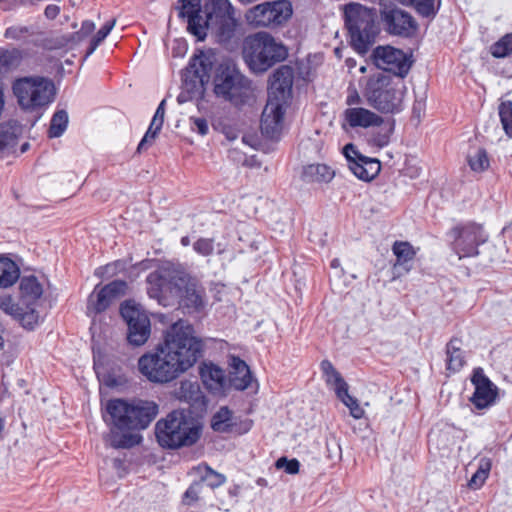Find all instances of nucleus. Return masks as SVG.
Instances as JSON below:
<instances>
[{
  "instance_id": "obj_57",
  "label": "nucleus",
  "mask_w": 512,
  "mask_h": 512,
  "mask_svg": "<svg viewBox=\"0 0 512 512\" xmlns=\"http://www.w3.org/2000/svg\"><path fill=\"white\" fill-rule=\"evenodd\" d=\"M107 386H111V376H105L102 380Z\"/></svg>"
},
{
  "instance_id": "obj_59",
  "label": "nucleus",
  "mask_w": 512,
  "mask_h": 512,
  "mask_svg": "<svg viewBox=\"0 0 512 512\" xmlns=\"http://www.w3.org/2000/svg\"><path fill=\"white\" fill-rule=\"evenodd\" d=\"M28 148H29V144L28 143H24L21 146V153H24Z\"/></svg>"
},
{
  "instance_id": "obj_55",
  "label": "nucleus",
  "mask_w": 512,
  "mask_h": 512,
  "mask_svg": "<svg viewBox=\"0 0 512 512\" xmlns=\"http://www.w3.org/2000/svg\"><path fill=\"white\" fill-rule=\"evenodd\" d=\"M223 133L226 136V138L230 141H233V140L237 139V137H238L237 130H235L232 127H224Z\"/></svg>"
},
{
  "instance_id": "obj_35",
  "label": "nucleus",
  "mask_w": 512,
  "mask_h": 512,
  "mask_svg": "<svg viewBox=\"0 0 512 512\" xmlns=\"http://www.w3.org/2000/svg\"><path fill=\"white\" fill-rule=\"evenodd\" d=\"M140 437L137 434L110 432L107 442L115 448H129L139 443Z\"/></svg>"
},
{
  "instance_id": "obj_38",
  "label": "nucleus",
  "mask_w": 512,
  "mask_h": 512,
  "mask_svg": "<svg viewBox=\"0 0 512 512\" xmlns=\"http://www.w3.org/2000/svg\"><path fill=\"white\" fill-rule=\"evenodd\" d=\"M470 168L475 172H483L489 167V158L484 149L477 148L468 155Z\"/></svg>"
},
{
  "instance_id": "obj_11",
  "label": "nucleus",
  "mask_w": 512,
  "mask_h": 512,
  "mask_svg": "<svg viewBox=\"0 0 512 512\" xmlns=\"http://www.w3.org/2000/svg\"><path fill=\"white\" fill-rule=\"evenodd\" d=\"M376 10L359 3H350L345 7V22L351 37V45L364 55L374 43L378 33L375 23Z\"/></svg>"
},
{
  "instance_id": "obj_41",
  "label": "nucleus",
  "mask_w": 512,
  "mask_h": 512,
  "mask_svg": "<svg viewBox=\"0 0 512 512\" xmlns=\"http://www.w3.org/2000/svg\"><path fill=\"white\" fill-rule=\"evenodd\" d=\"M403 5H412L422 16L429 17L435 14V0H398Z\"/></svg>"
},
{
  "instance_id": "obj_46",
  "label": "nucleus",
  "mask_w": 512,
  "mask_h": 512,
  "mask_svg": "<svg viewBox=\"0 0 512 512\" xmlns=\"http://www.w3.org/2000/svg\"><path fill=\"white\" fill-rule=\"evenodd\" d=\"M277 468H284L288 474H297L299 472L300 463L296 459L288 460L286 457H281L276 462Z\"/></svg>"
},
{
  "instance_id": "obj_53",
  "label": "nucleus",
  "mask_w": 512,
  "mask_h": 512,
  "mask_svg": "<svg viewBox=\"0 0 512 512\" xmlns=\"http://www.w3.org/2000/svg\"><path fill=\"white\" fill-rule=\"evenodd\" d=\"M346 103L350 106L358 105L361 103V97L356 90L350 93L346 99Z\"/></svg>"
},
{
  "instance_id": "obj_31",
  "label": "nucleus",
  "mask_w": 512,
  "mask_h": 512,
  "mask_svg": "<svg viewBox=\"0 0 512 512\" xmlns=\"http://www.w3.org/2000/svg\"><path fill=\"white\" fill-rule=\"evenodd\" d=\"M193 474L199 478V482L206 484L209 488H216L225 482V476L214 471L205 464L198 465L192 469Z\"/></svg>"
},
{
  "instance_id": "obj_61",
  "label": "nucleus",
  "mask_w": 512,
  "mask_h": 512,
  "mask_svg": "<svg viewBox=\"0 0 512 512\" xmlns=\"http://www.w3.org/2000/svg\"><path fill=\"white\" fill-rule=\"evenodd\" d=\"M242 141H243L244 143H247V144H248V140H247V138H246L245 136L242 138Z\"/></svg>"
},
{
  "instance_id": "obj_17",
  "label": "nucleus",
  "mask_w": 512,
  "mask_h": 512,
  "mask_svg": "<svg viewBox=\"0 0 512 512\" xmlns=\"http://www.w3.org/2000/svg\"><path fill=\"white\" fill-rule=\"evenodd\" d=\"M127 284L124 281H113L98 290L96 287L90 294L87 303V314L96 315L105 311L117 298L125 294Z\"/></svg>"
},
{
  "instance_id": "obj_8",
  "label": "nucleus",
  "mask_w": 512,
  "mask_h": 512,
  "mask_svg": "<svg viewBox=\"0 0 512 512\" xmlns=\"http://www.w3.org/2000/svg\"><path fill=\"white\" fill-rule=\"evenodd\" d=\"M405 85L402 79L378 73L368 78L363 95L370 106L381 113L401 109Z\"/></svg>"
},
{
  "instance_id": "obj_63",
  "label": "nucleus",
  "mask_w": 512,
  "mask_h": 512,
  "mask_svg": "<svg viewBox=\"0 0 512 512\" xmlns=\"http://www.w3.org/2000/svg\"><path fill=\"white\" fill-rule=\"evenodd\" d=\"M251 427V422L247 423V430L250 429Z\"/></svg>"
},
{
  "instance_id": "obj_56",
  "label": "nucleus",
  "mask_w": 512,
  "mask_h": 512,
  "mask_svg": "<svg viewBox=\"0 0 512 512\" xmlns=\"http://www.w3.org/2000/svg\"><path fill=\"white\" fill-rule=\"evenodd\" d=\"M190 97L186 96L185 92H181L177 98L179 103L186 102Z\"/></svg>"
},
{
  "instance_id": "obj_45",
  "label": "nucleus",
  "mask_w": 512,
  "mask_h": 512,
  "mask_svg": "<svg viewBox=\"0 0 512 512\" xmlns=\"http://www.w3.org/2000/svg\"><path fill=\"white\" fill-rule=\"evenodd\" d=\"M116 20L113 19L110 22H107L104 26H102L96 35L91 40L90 49L88 54H91L95 51L98 45L108 36L113 27L115 26Z\"/></svg>"
},
{
  "instance_id": "obj_16",
  "label": "nucleus",
  "mask_w": 512,
  "mask_h": 512,
  "mask_svg": "<svg viewBox=\"0 0 512 512\" xmlns=\"http://www.w3.org/2000/svg\"><path fill=\"white\" fill-rule=\"evenodd\" d=\"M377 68L392 72L402 79L410 70L411 61L400 49L392 46H378L372 53Z\"/></svg>"
},
{
  "instance_id": "obj_24",
  "label": "nucleus",
  "mask_w": 512,
  "mask_h": 512,
  "mask_svg": "<svg viewBox=\"0 0 512 512\" xmlns=\"http://www.w3.org/2000/svg\"><path fill=\"white\" fill-rule=\"evenodd\" d=\"M174 395L180 401L187 402L193 406L204 404V396L200 385L196 381L182 380L174 390Z\"/></svg>"
},
{
  "instance_id": "obj_3",
  "label": "nucleus",
  "mask_w": 512,
  "mask_h": 512,
  "mask_svg": "<svg viewBox=\"0 0 512 512\" xmlns=\"http://www.w3.org/2000/svg\"><path fill=\"white\" fill-rule=\"evenodd\" d=\"M179 15L187 19L188 30L199 40L205 38L207 30L223 44L235 36L237 22L228 0H207L204 11L200 0H181Z\"/></svg>"
},
{
  "instance_id": "obj_34",
  "label": "nucleus",
  "mask_w": 512,
  "mask_h": 512,
  "mask_svg": "<svg viewBox=\"0 0 512 512\" xmlns=\"http://www.w3.org/2000/svg\"><path fill=\"white\" fill-rule=\"evenodd\" d=\"M22 54L17 49H0V73L8 72L20 65Z\"/></svg>"
},
{
  "instance_id": "obj_19",
  "label": "nucleus",
  "mask_w": 512,
  "mask_h": 512,
  "mask_svg": "<svg viewBox=\"0 0 512 512\" xmlns=\"http://www.w3.org/2000/svg\"><path fill=\"white\" fill-rule=\"evenodd\" d=\"M472 383L475 391L471 397V402L478 409H484L495 402L497 396V387L478 369L472 376Z\"/></svg>"
},
{
  "instance_id": "obj_21",
  "label": "nucleus",
  "mask_w": 512,
  "mask_h": 512,
  "mask_svg": "<svg viewBox=\"0 0 512 512\" xmlns=\"http://www.w3.org/2000/svg\"><path fill=\"white\" fill-rule=\"evenodd\" d=\"M204 385L215 394L223 393L229 387L224 371L212 363H204L200 368Z\"/></svg>"
},
{
  "instance_id": "obj_10",
  "label": "nucleus",
  "mask_w": 512,
  "mask_h": 512,
  "mask_svg": "<svg viewBox=\"0 0 512 512\" xmlns=\"http://www.w3.org/2000/svg\"><path fill=\"white\" fill-rule=\"evenodd\" d=\"M155 435L160 446L179 448L193 445L200 436L197 425L182 411H173L155 426Z\"/></svg>"
},
{
  "instance_id": "obj_32",
  "label": "nucleus",
  "mask_w": 512,
  "mask_h": 512,
  "mask_svg": "<svg viewBox=\"0 0 512 512\" xmlns=\"http://www.w3.org/2000/svg\"><path fill=\"white\" fill-rule=\"evenodd\" d=\"M460 346L461 342L458 339H452L447 345V369L452 372L459 371L465 363Z\"/></svg>"
},
{
  "instance_id": "obj_51",
  "label": "nucleus",
  "mask_w": 512,
  "mask_h": 512,
  "mask_svg": "<svg viewBox=\"0 0 512 512\" xmlns=\"http://www.w3.org/2000/svg\"><path fill=\"white\" fill-rule=\"evenodd\" d=\"M112 465L119 478H122L126 475L127 468L123 460L115 458L112 461Z\"/></svg>"
},
{
  "instance_id": "obj_48",
  "label": "nucleus",
  "mask_w": 512,
  "mask_h": 512,
  "mask_svg": "<svg viewBox=\"0 0 512 512\" xmlns=\"http://www.w3.org/2000/svg\"><path fill=\"white\" fill-rule=\"evenodd\" d=\"M194 250L203 256H208L214 250L213 241L211 239H199L194 243Z\"/></svg>"
},
{
  "instance_id": "obj_47",
  "label": "nucleus",
  "mask_w": 512,
  "mask_h": 512,
  "mask_svg": "<svg viewBox=\"0 0 512 512\" xmlns=\"http://www.w3.org/2000/svg\"><path fill=\"white\" fill-rule=\"evenodd\" d=\"M343 154L348 162V167L352 162H358L360 159H363L365 156L362 155L356 147L349 143L343 148Z\"/></svg>"
},
{
  "instance_id": "obj_29",
  "label": "nucleus",
  "mask_w": 512,
  "mask_h": 512,
  "mask_svg": "<svg viewBox=\"0 0 512 512\" xmlns=\"http://www.w3.org/2000/svg\"><path fill=\"white\" fill-rule=\"evenodd\" d=\"M334 176V171L325 164H310L303 170V178L306 182L328 183Z\"/></svg>"
},
{
  "instance_id": "obj_18",
  "label": "nucleus",
  "mask_w": 512,
  "mask_h": 512,
  "mask_svg": "<svg viewBox=\"0 0 512 512\" xmlns=\"http://www.w3.org/2000/svg\"><path fill=\"white\" fill-rule=\"evenodd\" d=\"M381 17L390 34L408 37L417 30L413 17L400 8L386 6L381 11Z\"/></svg>"
},
{
  "instance_id": "obj_40",
  "label": "nucleus",
  "mask_w": 512,
  "mask_h": 512,
  "mask_svg": "<svg viewBox=\"0 0 512 512\" xmlns=\"http://www.w3.org/2000/svg\"><path fill=\"white\" fill-rule=\"evenodd\" d=\"M491 54L496 58H503L512 52V33H508L500 38L490 47Z\"/></svg>"
},
{
  "instance_id": "obj_1",
  "label": "nucleus",
  "mask_w": 512,
  "mask_h": 512,
  "mask_svg": "<svg viewBox=\"0 0 512 512\" xmlns=\"http://www.w3.org/2000/svg\"><path fill=\"white\" fill-rule=\"evenodd\" d=\"M203 347L194 327L185 320H179L164 332L163 341L154 351L138 359V371L151 383H169L197 363Z\"/></svg>"
},
{
  "instance_id": "obj_49",
  "label": "nucleus",
  "mask_w": 512,
  "mask_h": 512,
  "mask_svg": "<svg viewBox=\"0 0 512 512\" xmlns=\"http://www.w3.org/2000/svg\"><path fill=\"white\" fill-rule=\"evenodd\" d=\"M191 129L204 136L209 131L207 120L201 117H191Z\"/></svg>"
},
{
  "instance_id": "obj_6",
  "label": "nucleus",
  "mask_w": 512,
  "mask_h": 512,
  "mask_svg": "<svg viewBox=\"0 0 512 512\" xmlns=\"http://www.w3.org/2000/svg\"><path fill=\"white\" fill-rule=\"evenodd\" d=\"M106 411L113 424L120 430L145 429L157 416L158 405L154 401L134 399H112L106 404Z\"/></svg>"
},
{
  "instance_id": "obj_27",
  "label": "nucleus",
  "mask_w": 512,
  "mask_h": 512,
  "mask_svg": "<svg viewBox=\"0 0 512 512\" xmlns=\"http://www.w3.org/2000/svg\"><path fill=\"white\" fill-rule=\"evenodd\" d=\"M164 106H165V100H162L155 112V115L151 121V124H150L147 132L145 133L144 137L142 138L141 142L138 145V148H137L138 152H142V151L146 150L148 147H150L153 144L157 134L161 130L163 122H164V115H165Z\"/></svg>"
},
{
  "instance_id": "obj_62",
  "label": "nucleus",
  "mask_w": 512,
  "mask_h": 512,
  "mask_svg": "<svg viewBox=\"0 0 512 512\" xmlns=\"http://www.w3.org/2000/svg\"><path fill=\"white\" fill-rule=\"evenodd\" d=\"M332 266H334V267L337 266V260L332 261Z\"/></svg>"
},
{
  "instance_id": "obj_28",
  "label": "nucleus",
  "mask_w": 512,
  "mask_h": 512,
  "mask_svg": "<svg viewBox=\"0 0 512 512\" xmlns=\"http://www.w3.org/2000/svg\"><path fill=\"white\" fill-rule=\"evenodd\" d=\"M320 367L325 383L335 391L337 396L348 388V384L329 360H323Z\"/></svg>"
},
{
  "instance_id": "obj_43",
  "label": "nucleus",
  "mask_w": 512,
  "mask_h": 512,
  "mask_svg": "<svg viewBox=\"0 0 512 512\" xmlns=\"http://www.w3.org/2000/svg\"><path fill=\"white\" fill-rule=\"evenodd\" d=\"M499 116L506 134L512 137V102H502L499 105Z\"/></svg>"
},
{
  "instance_id": "obj_26",
  "label": "nucleus",
  "mask_w": 512,
  "mask_h": 512,
  "mask_svg": "<svg viewBox=\"0 0 512 512\" xmlns=\"http://www.w3.org/2000/svg\"><path fill=\"white\" fill-rule=\"evenodd\" d=\"M349 169L358 179L371 181L379 174L381 164L377 159L365 156L358 162H352Z\"/></svg>"
},
{
  "instance_id": "obj_5",
  "label": "nucleus",
  "mask_w": 512,
  "mask_h": 512,
  "mask_svg": "<svg viewBox=\"0 0 512 512\" xmlns=\"http://www.w3.org/2000/svg\"><path fill=\"white\" fill-rule=\"evenodd\" d=\"M293 84L289 67L279 68L270 81L269 96L261 116V131L269 138L277 137L284 127V115Z\"/></svg>"
},
{
  "instance_id": "obj_23",
  "label": "nucleus",
  "mask_w": 512,
  "mask_h": 512,
  "mask_svg": "<svg viewBox=\"0 0 512 512\" xmlns=\"http://www.w3.org/2000/svg\"><path fill=\"white\" fill-rule=\"evenodd\" d=\"M230 366L229 387L237 390L247 389L253 381L248 365L240 358L233 357Z\"/></svg>"
},
{
  "instance_id": "obj_7",
  "label": "nucleus",
  "mask_w": 512,
  "mask_h": 512,
  "mask_svg": "<svg viewBox=\"0 0 512 512\" xmlns=\"http://www.w3.org/2000/svg\"><path fill=\"white\" fill-rule=\"evenodd\" d=\"M287 56L285 46L267 32L247 37L243 44V58L255 73H263Z\"/></svg>"
},
{
  "instance_id": "obj_33",
  "label": "nucleus",
  "mask_w": 512,
  "mask_h": 512,
  "mask_svg": "<svg viewBox=\"0 0 512 512\" xmlns=\"http://www.w3.org/2000/svg\"><path fill=\"white\" fill-rule=\"evenodd\" d=\"M211 70V61L205 55H200L195 57L190 64L189 73H193L195 77L199 80V87L197 88V93L202 92V85L204 79L208 76L209 71Z\"/></svg>"
},
{
  "instance_id": "obj_44",
  "label": "nucleus",
  "mask_w": 512,
  "mask_h": 512,
  "mask_svg": "<svg viewBox=\"0 0 512 512\" xmlns=\"http://www.w3.org/2000/svg\"><path fill=\"white\" fill-rule=\"evenodd\" d=\"M204 492V486L201 482L195 481L193 482L187 491L183 495V504L191 506L195 502L201 499Z\"/></svg>"
},
{
  "instance_id": "obj_22",
  "label": "nucleus",
  "mask_w": 512,
  "mask_h": 512,
  "mask_svg": "<svg viewBox=\"0 0 512 512\" xmlns=\"http://www.w3.org/2000/svg\"><path fill=\"white\" fill-rule=\"evenodd\" d=\"M393 254L396 256L393 269L397 276L408 273L412 268L416 256V249L406 241H396L392 246Z\"/></svg>"
},
{
  "instance_id": "obj_30",
  "label": "nucleus",
  "mask_w": 512,
  "mask_h": 512,
  "mask_svg": "<svg viewBox=\"0 0 512 512\" xmlns=\"http://www.w3.org/2000/svg\"><path fill=\"white\" fill-rule=\"evenodd\" d=\"M20 277L17 264L7 257H0V288L13 286Z\"/></svg>"
},
{
  "instance_id": "obj_37",
  "label": "nucleus",
  "mask_w": 512,
  "mask_h": 512,
  "mask_svg": "<svg viewBox=\"0 0 512 512\" xmlns=\"http://www.w3.org/2000/svg\"><path fill=\"white\" fill-rule=\"evenodd\" d=\"M67 125V112L65 110H59L55 112L50 122L49 136L52 138L60 137L66 130Z\"/></svg>"
},
{
  "instance_id": "obj_9",
  "label": "nucleus",
  "mask_w": 512,
  "mask_h": 512,
  "mask_svg": "<svg viewBox=\"0 0 512 512\" xmlns=\"http://www.w3.org/2000/svg\"><path fill=\"white\" fill-rule=\"evenodd\" d=\"M214 93L234 105H243L255 100V88L235 65L224 63L216 71L214 80Z\"/></svg>"
},
{
  "instance_id": "obj_4",
  "label": "nucleus",
  "mask_w": 512,
  "mask_h": 512,
  "mask_svg": "<svg viewBox=\"0 0 512 512\" xmlns=\"http://www.w3.org/2000/svg\"><path fill=\"white\" fill-rule=\"evenodd\" d=\"M20 303L11 295L0 296V311L11 317L23 329L33 331L43 322L39 310L43 284L34 275L23 276L19 285Z\"/></svg>"
},
{
  "instance_id": "obj_60",
  "label": "nucleus",
  "mask_w": 512,
  "mask_h": 512,
  "mask_svg": "<svg viewBox=\"0 0 512 512\" xmlns=\"http://www.w3.org/2000/svg\"><path fill=\"white\" fill-rule=\"evenodd\" d=\"M359 70L361 73H366L367 68L365 66H361Z\"/></svg>"
},
{
  "instance_id": "obj_36",
  "label": "nucleus",
  "mask_w": 512,
  "mask_h": 512,
  "mask_svg": "<svg viewBox=\"0 0 512 512\" xmlns=\"http://www.w3.org/2000/svg\"><path fill=\"white\" fill-rule=\"evenodd\" d=\"M491 466L492 463L489 458H482L479 462L477 471L473 474L469 481V487L473 489L480 488L488 478Z\"/></svg>"
},
{
  "instance_id": "obj_58",
  "label": "nucleus",
  "mask_w": 512,
  "mask_h": 512,
  "mask_svg": "<svg viewBox=\"0 0 512 512\" xmlns=\"http://www.w3.org/2000/svg\"><path fill=\"white\" fill-rule=\"evenodd\" d=\"M181 243H182V245H183V246H188V245H189V243H190L189 238H188L187 236H186V237H183V238L181 239Z\"/></svg>"
},
{
  "instance_id": "obj_42",
  "label": "nucleus",
  "mask_w": 512,
  "mask_h": 512,
  "mask_svg": "<svg viewBox=\"0 0 512 512\" xmlns=\"http://www.w3.org/2000/svg\"><path fill=\"white\" fill-rule=\"evenodd\" d=\"M337 397L343 402L345 406L349 408L352 417L355 419H360L364 416L363 408L360 407L357 399L348 393V388L340 393Z\"/></svg>"
},
{
  "instance_id": "obj_52",
  "label": "nucleus",
  "mask_w": 512,
  "mask_h": 512,
  "mask_svg": "<svg viewBox=\"0 0 512 512\" xmlns=\"http://www.w3.org/2000/svg\"><path fill=\"white\" fill-rule=\"evenodd\" d=\"M94 29H95V24L92 21H84L82 23V27H81L79 34L82 37H86L89 34H91L94 31Z\"/></svg>"
},
{
  "instance_id": "obj_13",
  "label": "nucleus",
  "mask_w": 512,
  "mask_h": 512,
  "mask_svg": "<svg viewBox=\"0 0 512 512\" xmlns=\"http://www.w3.org/2000/svg\"><path fill=\"white\" fill-rule=\"evenodd\" d=\"M292 15V6L286 0L258 4L245 14L248 24L254 27L277 26L286 22Z\"/></svg>"
},
{
  "instance_id": "obj_50",
  "label": "nucleus",
  "mask_w": 512,
  "mask_h": 512,
  "mask_svg": "<svg viewBox=\"0 0 512 512\" xmlns=\"http://www.w3.org/2000/svg\"><path fill=\"white\" fill-rule=\"evenodd\" d=\"M27 33L26 27H10L6 30L5 36L11 39H20Z\"/></svg>"
},
{
  "instance_id": "obj_20",
  "label": "nucleus",
  "mask_w": 512,
  "mask_h": 512,
  "mask_svg": "<svg viewBox=\"0 0 512 512\" xmlns=\"http://www.w3.org/2000/svg\"><path fill=\"white\" fill-rule=\"evenodd\" d=\"M344 121L351 128H369L382 125L383 118L363 107H351L344 111Z\"/></svg>"
},
{
  "instance_id": "obj_39",
  "label": "nucleus",
  "mask_w": 512,
  "mask_h": 512,
  "mask_svg": "<svg viewBox=\"0 0 512 512\" xmlns=\"http://www.w3.org/2000/svg\"><path fill=\"white\" fill-rule=\"evenodd\" d=\"M232 413L227 407H221L211 420V427L217 432H226L230 427Z\"/></svg>"
},
{
  "instance_id": "obj_15",
  "label": "nucleus",
  "mask_w": 512,
  "mask_h": 512,
  "mask_svg": "<svg viewBox=\"0 0 512 512\" xmlns=\"http://www.w3.org/2000/svg\"><path fill=\"white\" fill-rule=\"evenodd\" d=\"M453 250L459 258L474 257L479 254V247L486 243L488 235L483 227L476 223L457 226L451 231Z\"/></svg>"
},
{
  "instance_id": "obj_54",
  "label": "nucleus",
  "mask_w": 512,
  "mask_h": 512,
  "mask_svg": "<svg viewBox=\"0 0 512 512\" xmlns=\"http://www.w3.org/2000/svg\"><path fill=\"white\" fill-rule=\"evenodd\" d=\"M59 7L57 5L47 6L45 9V16L49 19H54L59 14Z\"/></svg>"
},
{
  "instance_id": "obj_12",
  "label": "nucleus",
  "mask_w": 512,
  "mask_h": 512,
  "mask_svg": "<svg viewBox=\"0 0 512 512\" xmlns=\"http://www.w3.org/2000/svg\"><path fill=\"white\" fill-rule=\"evenodd\" d=\"M12 89L21 109L29 112L49 105L56 93L53 82L40 76L19 78L14 81Z\"/></svg>"
},
{
  "instance_id": "obj_2",
  "label": "nucleus",
  "mask_w": 512,
  "mask_h": 512,
  "mask_svg": "<svg viewBox=\"0 0 512 512\" xmlns=\"http://www.w3.org/2000/svg\"><path fill=\"white\" fill-rule=\"evenodd\" d=\"M147 293L164 307L177 300L188 313L202 312L208 304L205 288L199 281L174 265L162 266L148 275Z\"/></svg>"
},
{
  "instance_id": "obj_25",
  "label": "nucleus",
  "mask_w": 512,
  "mask_h": 512,
  "mask_svg": "<svg viewBox=\"0 0 512 512\" xmlns=\"http://www.w3.org/2000/svg\"><path fill=\"white\" fill-rule=\"evenodd\" d=\"M22 133V127L17 121H9L0 125V154L14 151L17 138Z\"/></svg>"
},
{
  "instance_id": "obj_14",
  "label": "nucleus",
  "mask_w": 512,
  "mask_h": 512,
  "mask_svg": "<svg viewBox=\"0 0 512 512\" xmlns=\"http://www.w3.org/2000/svg\"><path fill=\"white\" fill-rule=\"evenodd\" d=\"M120 313L128 326L127 340L133 346L144 345L151 335V322L142 307L133 301H126Z\"/></svg>"
}]
</instances>
